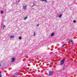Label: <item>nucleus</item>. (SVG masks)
<instances>
[{"label": "nucleus", "instance_id": "nucleus-1", "mask_svg": "<svg viewBox=\"0 0 77 77\" xmlns=\"http://www.w3.org/2000/svg\"><path fill=\"white\" fill-rule=\"evenodd\" d=\"M65 63V60H62L60 62V65H63V63Z\"/></svg>", "mask_w": 77, "mask_h": 77}, {"label": "nucleus", "instance_id": "nucleus-2", "mask_svg": "<svg viewBox=\"0 0 77 77\" xmlns=\"http://www.w3.org/2000/svg\"><path fill=\"white\" fill-rule=\"evenodd\" d=\"M53 73H54V71H50L48 75L49 76H51L53 74Z\"/></svg>", "mask_w": 77, "mask_h": 77}, {"label": "nucleus", "instance_id": "nucleus-3", "mask_svg": "<svg viewBox=\"0 0 77 77\" xmlns=\"http://www.w3.org/2000/svg\"><path fill=\"white\" fill-rule=\"evenodd\" d=\"M19 75V73L18 72H16L14 74V76L15 77H16L17 76H18Z\"/></svg>", "mask_w": 77, "mask_h": 77}, {"label": "nucleus", "instance_id": "nucleus-4", "mask_svg": "<svg viewBox=\"0 0 77 77\" xmlns=\"http://www.w3.org/2000/svg\"><path fill=\"white\" fill-rule=\"evenodd\" d=\"M15 58L14 57H13L12 58L11 61L12 62H14L15 61Z\"/></svg>", "mask_w": 77, "mask_h": 77}, {"label": "nucleus", "instance_id": "nucleus-5", "mask_svg": "<svg viewBox=\"0 0 77 77\" xmlns=\"http://www.w3.org/2000/svg\"><path fill=\"white\" fill-rule=\"evenodd\" d=\"M54 32H53L51 34V36H54Z\"/></svg>", "mask_w": 77, "mask_h": 77}, {"label": "nucleus", "instance_id": "nucleus-6", "mask_svg": "<svg viewBox=\"0 0 77 77\" xmlns=\"http://www.w3.org/2000/svg\"><path fill=\"white\" fill-rule=\"evenodd\" d=\"M23 9H26V8H27V5H25V6H23Z\"/></svg>", "mask_w": 77, "mask_h": 77}, {"label": "nucleus", "instance_id": "nucleus-7", "mask_svg": "<svg viewBox=\"0 0 77 77\" xmlns=\"http://www.w3.org/2000/svg\"><path fill=\"white\" fill-rule=\"evenodd\" d=\"M65 64L64 65V66H63V70L64 71L65 70Z\"/></svg>", "mask_w": 77, "mask_h": 77}, {"label": "nucleus", "instance_id": "nucleus-8", "mask_svg": "<svg viewBox=\"0 0 77 77\" xmlns=\"http://www.w3.org/2000/svg\"><path fill=\"white\" fill-rule=\"evenodd\" d=\"M10 36L11 38H14L15 37V36H14V35H11V36Z\"/></svg>", "mask_w": 77, "mask_h": 77}, {"label": "nucleus", "instance_id": "nucleus-9", "mask_svg": "<svg viewBox=\"0 0 77 77\" xmlns=\"http://www.w3.org/2000/svg\"><path fill=\"white\" fill-rule=\"evenodd\" d=\"M0 12L1 14H3V11L1 10Z\"/></svg>", "mask_w": 77, "mask_h": 77}, {"label": "nucleus", "instance_id": "nucleus-10", "mask_svg": "<svg viewBox=\"0 0 77 77\" xmlns=\"http://www.w3.org/2000/svg\"><path fill=\"white\" fill-rule=\"evenodd\" d=\"M62 14H61L60 15H59V17L60 18H61V17H62Z\"/></svg>", "mask_w": 77, "mask_h": 77}, {"label": "nucleus", "instance_id": "nucleus-11", "mask_svg": "<svg viewBox=\"0 0 77 77\" xmlns=\"http://www.w3.org/2000/svg\"><path fill=\"white\" fill-rule=\"evenodd\" d=\"M28 17H24V20H26L27 19V18Z\"/></svg>", "mask_w": 77, "mask_h": 77}, {"label": "nucleus", "instance_id": "nucleus-12", "mask_svg": "<svg viewBox=\"0 0 77 77\" xmlns=\"http://www.w3.org/2000/svg\"><path fill=\"white\" fill-rule=\"evenodd\" d=\"M69 42H73V41L71 39H70L69 40Z\"/></svg>", "mask_w": 77, "mask_h": 77}, {"label": "nucleus", "instance_id": "nucleus-13", "mask_svg": "<svg viewBox=\"0 0 77 77\" xmlns=\"http://www.w3.org/2000/svg\"><path fill=\"white\" fill-rule=\"evenodd\" d=\"M36 35V33H35V32H34V35H33V36H35Z\"/></svg>", "mask_w": 77, "mask_h": 77}, {"label": "nucleus", "instance_id": "nucleus-14", "mask_svg": "<svg viewBox=\"0 0 77 77\" xmlns=\"http://www.w3.org/2000/svg\"><path fill=\"white\" fill-rule=\"evenodd\" d=\"M19 39L21 40V39H22V38H21V37L20 36L19 37Z\"/></svg>", "mask_w": 77, "mask_h": 77}, {"label": "nucleus", "instance_id": "nucleus-15", "mask_svg": "<svg viewBox=\"0 0 77 77\" xmlns=\"http://www.w3.org/2000/svg\"><path fill=\"white\" fill-rule=\"evenodd\" d=\"M41 1H42V2H47L46 0H41Z\"/></svg>", "mask_w": 77, "mask_h": 77}, {"label": "nucleus", "instance_id": "nucleus-16", "mask_svg": "<svg viewBox=\"0 0 77 77\" xmlns=\"http://www.w3.org/2000/svg\"><path fill=\"white\" fill-rule=\"evenodd\" d=\"M36 26H37V27H39V24H38Z\"/></svg>", "mask_w": 77, "mask_h": 77}, {"label": "nucleus", "instance_id": "nucleus-17", "mask_svg": "<svg viewBox=\"0 0 77 77\" xmlns=\"http://www.w3.org/2000/svg\"><path fill=\"white\" fill-rule=\"evenodd\" d=\"M0 77H2V73H0Z\"/></svg>", "mask_w": 77, "mask_h": 77}, {"label": "nucleus", "instance_id": "nucleus-18", "mask_svg": "<svg viewBox=\"0 0 77 77\" xmlns=\"http://www.w3.org/2000/svg\"><path fill=\"white\" fill-rule=\"evenodd\" d=\"M73 23H75V22H76V21L75 20H74L73 21Z\"/></svg>", "mask_w": 77, "mask_h": 77}, {"label": "nucleus", "instance_id": "nucleus-19", "mask_svg": "<svg viewBox=\"0 0 77 77\" xmlns=\"http://www.w3.org/2000/svg\"><path fill=\"white\" fill-rule=\"evenodd\" d=\"M65 44H63L62 46V47H64L65 46Z\"/></svg>", "mask_w": 77, "mask_h": 77}, {"label": "nucleus", "instance_id": "nucleus-20", "mask_svg": "<svg viewBox=\"0 0 77 77\" xmlns=\"http://www.w3.org/2000/svg\"><path fill=\"white\" fill-rule=\"evenodd\" d=\"M5 27V25H4L3 26V28H4Z\"/></svg>", "mask_w": 77, "mask_h": 77}, {"label": "nucleus", "instance_id": "nucleus-21", "mask_svg": "<svg viewBox=\"0 0 77 77\" xmlns=\"http://www.w3.org/2000/svg\"><path fill=\"white\" fill-rule=\"evenodd\" d=\"M72 45H74V43L73 42H72Z\"/></svg>", "mask_w": 77, "mask_h": 77}, {"label": "nucleus", "instance_id": "nucleus-22", "mask_svg": "<svg viewBox=\"0 0 77 77\" xmlns=\"http://www.w3.org/2000/svg\"><path fill=\"white\" fill-rule=\"evenodd\" d=\"M20 0H19L18 1V2H20Z\"/></svg>", "mask_w": 77, "mask_h": 77}, {"label": "nucleus", "instance_id": "nucleus-23", "mask_svg": "<svg viewBox=\"0 0 77 77\" xmlns=\"http://www.w3.org/2000/svg\"><path fill=\"white\" fill-rule=\"evenodd\" d=\"M0 66H1V65L0 64Z\"/></svg>", "mask_w": 77, "mask_h": 77}]
</instances>
